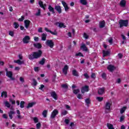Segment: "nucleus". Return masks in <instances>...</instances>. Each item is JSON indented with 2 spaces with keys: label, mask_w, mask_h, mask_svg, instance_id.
<instances>
[{
  "label": "nucleus",
  "mask_w": 129,
  "mask_h": 129,
  "mask_svg": "<svg viewBox=\"0 0 129 129\" xmlns=\"http://www.w3.org/2000/svg\"><path fill=\"white\" fill-rule=\"evenodd\" d=\"M127 108V107L126 106H123L120 109V113L121 114H122L123 113H124V111L126 110V109Z\"/></svg>",
  "instance_id": "22"
},
{
  "label": "nucleus",
  "mask_w": 129,
  "mask_h": 129,
  "mask_svg": "<svg viewBox=\"0 0 129 129\" xmlns=\"http://www.w3.org/2000/svg\"><path fill=\"white\" fill-rule=\"evenodd\" d=\"M24 20H25V16H21V18H19L18 21H19V22H23V21H24Z\"/></svg>",
  "instance_id": "52"
},
{
  "label": "nucleus",
  "mask_w": 129,
  "mask_h": 129,
  "mask_svg": "<svg viewBox=\"0 0 129 129\" xmlns=\"http://www.w3.org/2000/svg\"><path fill=\"white\" fill-rule=\"evenodd\" d=\"M105 27V21L104 20L101 21L99 23V27L102 29V28H104Z\"/></svg>",
  "instance_id": "23"
},
{
  "label": "nucleus",
  "mask_w": 129,
  "mask_h": 129,
  "mask_svg": "<svg viewBox=\"0 0 129 129\" xmlns=\"http://www.w3.org/2000/svg\"><path fill=\"white\" fill-rule=\"evenodd\" d=\"M118 57L119 58V59H121L122 58V57H123V55H122V54L119 53L118 54Z\"/></svg>",
  "instance_id": "58"
},
{
  "label": "nucleus",
  "mask_w": 129,
  "mask_h": 129,
  "mask_svg": "<svg viewBox=\"0 0 129 129\" xmlns=\"http://www.w3.org/2000/svg\"><path fill=\"white\" fill-rule=\"evenodd\" d=\"M46 45L52 48L54 47V42L52 40H47L46 41Z\"/></svg>",
  "instance_id": "4"
},
{
  "label": "nucleus",
  "mask_w": 129,
  "mask_h": 129,
  "mask_svg": "<svg viewBox=\"0 0 129 129\" xmlns=\"http://www.w3.org/2000/svg\"><path fill=\"white\" fill-rule=\"evenodd\" d=\"M80 49H82L83 51H85V52H87V51H88V48L86 47V45L84 43L82 44V45L80 47Z\"/></svg>",
  "instance_id": "16"
},
{
  "label": "nucleus",
  "mask_w": 129,
  "mask_h": 129,
  "mask_svg": "<svg viewBox=\"0 0 129 129\" xmlns=\"http://www.w3.org/2000/svg\"><path fill=\"white\" fill-rule=\"evenodd\" d=\"M81 93L83 94L85 93V92H88L89 91V86L86 85L82 87L81 90Z\"/></svg>",
  "instance_id": "5"
},
{
  "label": "nucleus",
  "mask_w": 129,
  "mask_h": 129,
  "mask_svg": "<svg viewBox=\"0 0 129 129\" xmlns=\"http://www.w3.org/2000/svg\"><path fill=\"white\" fill-rule=\"evenodd\" d=\"M15 113H16L14 111H10L9 112V115L10 119H13V114H15Z\"/></svg>",
  "instance_id": "26"
},
{
  "label": "nucleus",
  "mask_w": 129,
  "mask_h": 129,
  "mask_svg": "<svg viewBox=\"0 0 129 129\" xmlns=\"http://www.w3.org/2000/svg\"><path fill=\"white\" fill-rule=\"evenodd\" d=\"M80 3L84 6H86V5H87V1H86V0H80Z\"/></svg>",
  "instance_id": "35"
},
{
  "label": "nucleus",
  "mask_w": 129,
  "mask_h": 129,
  "mask_svg": "<svg viewBox=\"0 0 129 129\" xmlns=\"http://www.w3.org/2000/svg\"><path fill=\"white\" fill-rule=\"evenodd\" d=\"M102 78H103V79H104V80H106V74H105V73H103L102 74Z\"/></svg>",
  "instance_id": "50"
},
{
  "label": "nucleus",
  "mask_w": 129,
  "mask_h": 129,
  "mask_svg": "<svg viewBox=\"0 0 129 129\" xmlns=\"http://www.w3.org/2000/svg\"><path fill=\"white\" fill-rule=\"evenodd\" d=\"M20 81H21V82H22V83H24V82H25V80L24 79V78H23V77H21L20 78Z\"/></svg>",
  "instance_id": "55"
},
{
  "label": "nucleus",
  "mask_w": 129,
  "mask_h": 129,
  "mask_svg": "<svg viewBox=\"0 0 129 129\" xmlns=\"http://www.w3.org/2000/svg\"><path fill=\"white\" fill-rule=\"evenodd\" d=\"M73 92L74 94H78V93H79V92H80V90H79V89H74L73 91Z\"/></svg>",
  "instance_id": "37"
},
{
  "label": "nucleus",
  "mask_w": 129,
  "mask_h": 129,
  "mask_svg": "<svg viewBox=\"0 0 129 129\" xmlns=\"http://www.w3.org/2000/svg\"><path fill=\"white\" fill-rule=\"evenodd\" d=\"M38 4L39 5V7H40V8H42V9H43V10L46 9V8H45V7L44 6V4H43V2L39 1L38 2Z\"/></svg>",
  "instance_id": "28"
},
{
  "label": "nucleus",
  "mask_w": 129,
  "mask_h": 129,
  "mask_svg": "<svg viewBox=\"0 0 129 129\" xmlns=\"http://www.w3.org/2000/svg\"><path fill=\"white\" fill-rule=\"evenodd\" d=\"M31 24V21L29 20H25L24 21V26L26 29H28L30 27V24Z\"/></svg>",
  "instance_id": "13"
},
{
  "label": "nucleus",
  "mask_w": 129,
  "mask_h": 129,
  "mask_svg": "<svg viewBox=\"0 0 129 129\" xmlns=\"http://www.w3.org/2000/svg\"><path fill=\"white\" fill-rule=\"evenodd\" d=\"M3 118H5V119H8V115L7 114H4L3 115Z\"/></svg>",
  "instance_id": "57"
},
{
  "label": "nucleus",
  "mask_w": 129,
  "mask_h": 129,
  "mask_svg": "<svg viewBox=\"0 0 129 129\" xmlns=\"http://www.w3.org/2000/svg\"><path fill=\"white\" fill-rule=\"evenodd\" d=\"M45 62H46V58H42L39 63V64H40V65H44Z\"/></svg>",
  "instance_id": "30"
},
{
  "label": "nucleus",
  "mask_w": 129,
  "mask_h": 129,
  "mask_svg": "<svg viewBox=\"0 0 129 129\" xmlns=\"http://www.w3.org/2000/svg\"><path fill=\"white\" fill-rule=\"evenodd\" d=\"M46 39H47V34L45 33H43L41 36V40L42 41H46Z\"/></svg>",
  "instance_id": "27"
},
{
  "label": "nucleus",
  "mask_w": 129,
  "mask_h": 129,
  "mask_svg": "<svg viewBox=\"0 0 129 129\" xmlns=\"http://www.w3.org/2000/svg\"><path fill=\"white\" fill-rule=\"evenodd\" d=\"M38 33H43V28L42 27H40L38 30Z\"/></svg>",
  "instance_id": "56"
},
{
  "label": "nucleus",
  "mask_w": 129,
  "mask_h": 129,
  "mask_svg": "<svg viewBox=\"0 0 129 129\" xmlns=\"http://www.w3.org/2000/svg\"><path fill=\"white\" fill-rule=\"evenodd\" d=\"M84 37L85 38V39H88V36L86 34V33H84Z\"/></svg>",
  "instance_id": "64"
},
{
  "label": "nucleus",
  "mask_w": 129,
  "mask_h": 129,
  "mask_svg": "<svg viewBox=\"0 0 129 129\" xmlns=\"http://www.w3.org/2000/svg\"><path fill=\"white\" fill-rule=\"evenodd\" d=\"M20 107H21V108H24V107H25V101H21Z\"/></svg>",
  "instance_id": "38"
},
{
  "label": "nucleus",
  "mask_w": 129,
  "mask_h": 129,
  "mask_svg": "<svg viewBox=\"0 0 129 129\" xmlns=\"http://www.w3.org/2000/svg\"><path fill=\"white\" fill-rule=\"evenodd\" d=\"M119 24L120 25V28L127 27L128 26V20L121 19L119 21Z\"/></svg>",
  "instance_id": "2"
},
{
  "label": "nucleus",
  "mask_w": 129,
  "mask_h": 129,
  "mask_svg": "<svg viewBox=\"0 0 129 129\" xmlns=\"http://www.w3.org/2000/svg\"><path fill=\"white\" fill-rule=\"evenodd\" d=\"M30 40H31V38H30V36L26 35L23 39V42L24 44H28V43L30 42Z\"/></svg>",
  "instance_id": "8"
},
{
  "label": "nucleus",
  "mask_w": 129,
  "mask_h": 129,
  "mask_svg": "<svg viewBox=\"0 0 129 129\" xmlns=\"http://www.w3.org/2000/svg\"><path fill=\"white\" fill-rule=\"evenodd\" d=\"M33 45L34 47L37 48V49H41V48H42V44H41L40 43H34Z\"/></svg>",
  "instance_id": "21"
},
{
  "label": "nucleus",
  "mask_w": 129,
  "mask_h": 129,
  "mask_svg": "<svg viewBox=\"0 0 129 129\" xmlns=\"http://www.w3.org/2000/svg\"><path fill=\"white\" fill-rule=\"evenodd\" d=\"M70 121V120L68 119H65V120H64V122L67 124H68L69 123Z\"/></svg>",
  "instance_id": "60"
},
{
  "label": "nucleus",
  "mask_w": 129,
  "mask_h": 129,
  "mask_svg": "<svg viewBox=\"0 0 129 129\" xmlns=\"http://www.w3.org/2000/svg\"><path fill=\"white\" fill-rule=\"evenodd\" d=\"M41 128V123L38 122V123L36 124V128L39 129Z\"/></svg>",
  "instance_id": "51"
},
{
  "label": "nucleus",
  "mask_w": 129,
  "mask_h": 129,
  "mask_svg": "<svg viewBox=\"0 0 129 129\" xmlns=\"http://www.w3.org/2000/svg\"><path fill=\"white\" fill-rule=\"evenodd\" d=\"M5 65V62L4 61L1 60L0 59V66H4Z\"/></svg>",
  "instance_id": "62"
},
{
  "label": "nucleus",
  "mask_w": 129,
  "mask_h": 129,
  "mask_svg": "<svg viewBox=\"0 0 129 129\" xmlns=\"http://www.w3.org/2000/svg\"><path fill=\"white\" fill-rule=\"evenodd\" d=\"M9 35L11 36V37H14V31H9Z\"/></svg>",
  "instance_id": "53"
},
{
  "label": "nucleus",
  "mask_w": 129,
  "mask_h": 129,
  "mask_svg": "<svg viewBox=\"0 0 129 129\" xmlns=\"http://www.w3.org/2000/svg\"><path fill=\"white\" fill-rule=\"evenodd\" d=\"M61 87L62 88H64V89H68V85L67 84H64L61 85Z\"/></svg>",
  "instance_id": "43"
},
{
  "label": "nucleus",
  "mask_w": 129,
  "mask_h": 129,
  "mask_svg": "<svg viewBox=\"0 0 129 129\" xmlns=\"http://www.w3.org/2000/svg\"><path fill=\"white\" fill-rule=\"evenodd\" d=\"M58 27L59 28H66V26L64 25V23H59Z\"/></svg>",
  "instance_id": "44"
},
{
  "label": "nucleus",
  "mask_w": 129,
  "mask_h": 129,
  "mask_svg": "<svg viewBox=\"0 0 129 129\" xmlns=\"http://www.w3.org/2000/svg\"><path fill=\"white\" fill-rule=\"evenodd\" d=\"M6 76H7V77H8L9 78H10L11 80H15V77H13V72L12 71H9L7 72V73H6Z\"/></svg>",
  "instance_id": "7"
},
{
  "label": "nucleus",
  "mask_w": 129,
  "mask_h": 129,
  "mask_svg": "<svg viewBox=\"0 0 129 129\" xmlns=\"http://www.w3.org/2000/svg\"><path fill=\"white\" fill-rule=\"evenodd\" d=\"M75 56L77 57H78V56L80 57H84V55H83V54H82L81 52L77 53Z\"/></svg>",
  "instance_id": "40"
},
{
  "label": "nucleus",
  "mask_w": 129,
  "mask_h": 129,
  "mask_svg": "<svg viewBox=\"0 0 129 129\" xmlns=\"http://www.w3.org/2000/svg\"><path fill=\"white\" fill-rule=\"evenodd\" d=\"M96 99L99 102H101V101H102V100H103V97H97Z\"/></svg>",
  "instance_id": "39"
},
{
  "label": "nucleus",
  "mask_w": 129,
  "mask_h": 129,
  "mask_svg": "<svg viewBox=\"0 0 129 129\" xmlns=\"http://www.w3.org/2000/svg\"><path fill=\"white\" fill-rule=\"evenodd\" d=\"M44 30L46 31V32L50 33V34L54 35V36H57V35H58V33L56 31H55L54 32H52V31L49 30L47 28H45Z\"/></svg>",
  "instance_id": "12"
},
{
  "label": "nucleus",
  "mask_w": 129,
  "mask_h": 129,
  "mask_svg": "<svg viewBox=\"0 0 129 129\" xmlns=\"http://www.w3.org/2000/svg\"><path fill=\"white\" fill-rule=\"evenodd\" d=\"M7 98L8 97V92L7 91H3L1 93V97H4Z\"/></svg>",
  "instance_id": "25"
},
{
  "label": "nucleus",
  "mask_w": 129,
  "mask_h": 129,
  "mask_svg": "<svg viewBox=\"0 0 129 129\" xmlns=\"http://www.w3.org/2000/svg\"><path fill=\"white\" fill-rule=\"evenodd\" d=\"M44 87H45V86L43 84L40 85V87L39 88V89L40 90H42L43 88H44Z\"/></svg>",
  "instance_id": "61"
},
{
  "label": "nucleus",
  "mask_w": 129,
  "mask_h": 129,
  "mask_svg": "<svg viewBox=\"0 0 129 129\" xmlns=\"http://www.w3.org/2000/svg\"><path fill=\"white\" fill-rule=\"evenodd\" d=\"M91 78H92L93 79H95V78H96V75H95V73H92L91 75Z\"/></svg>",
  "instance_id": "49"
},
{
  "label": "nucleus",
  "mask_w": 129,
  "mask_h": 129,
  "mask_svg": "<svg viewBox=\"0 0 129 129\" xmlns=\"http://www.w3.org/2000/svg\"><path fill=\"white\" fill-rule=\"evenodd\" d=\"M77 98H78L79 99H82V96L81 95V94H79L77 96Z\"/></svg>",
  "instance_id": "59"
},
{
  "label": "nucleus",
  "mask_w": 129,
  "mask_h": 129,
  "mask_svg": "<svg viewBox=\"0 0 129 129\" xmlns=\"http://www.w3.org/2000/svg\"><path fill=\"white\" fill-rule=\"evenodd\" d=\"M107 69L108 70H109L110 72H112L114 69H115V67H114V66L109 64L108 66Z\"/></svg>",
  "instance_id": "17"
},
{
  "label": "nucleus",
  "mask_w": 129,
  "mask_h": 129,
  "mask_svg": "<svg viewBox=\"0 0 129 129\" xmlns=\"http://www.w3.org/2000/svg\"><path fill=\"white\" fill-rule=\"evenodd\" d=\"M48 9L49 10V12L52 13V14H55V9H54V8L52 7L51 5L48 6Z\"/></svg>",
  "instance_id": "20"
},
{
  "label": "nucleus",
  "mask_w": 129,
  "mask_h": 129,
  "mask_svg": "<svg viewBox=\"0 0 129 129\" xmlns=\"http://www.w3.org/2000/svg\"><path fill=\"white\" fill-rule=\"evenodd\" d=\"M14 25L15 26H14L15 29H18V28H19V27H20V25H19L18 22H14Z\"/></svg>",
  "instance_id": "41"
},
{
  "label": "nucleus",
  "mask_w": 129,
  "mask_h": 129,
  "mask_svg": "<svg viewBox=\"0 0 129 129\" xmlns=\"http://www.w3.org/2000/svg\"><path fill=\"white\" fill-rule=\"evenodd\" d=\"M104 91H105V88L103 87L102 88H100L98 90V94L99 95H102V94L104 93Z\"/></svg>",
  "instance_id": "15"
},
{
  "label": "nucleus",
  "mask_w": 129,
  "mask_h": 129,
  "mask_svg": "<svg viewBox=\"0 0 129 129\" xmlns=\"http://www.w3.org/2000/svg\"><path fill=\"white\" fill-rule=\"evenodd\" d=\"M9 101L10 102L12 103V104H16V101L15 100H13L12 99H10Z\"/></svg>",
  "instance_id": "54"
},
{
  "label": "nucleus",
  "mask_w": 129,
  "mask_h": 129,
  "mask_svg": "<svg viewBox=\"0 0 129 129\" xmlns=\"http://www.w3.org/2000/svg\"><path fill=\"white\" fill-rule=\"evenodd\" d=\"M14 63H17L19 65H22V64H24L25 62L24 60H21L20 59H18L16 60H14Z\"/></svg>",
  "instance_id": "24"
},
{
  "label": "nucleus",
  "mask_w": 129,
  "mask_h": 129,
  "mask_svg": "<svg viewBox=\"0 0 129 129\" xmlns=\"http://www.w3.org/2000/svg\"><path fill=\"white\" fill-rule=\"evenodd\" d=\"M5 106H7V107H8V108H10V107H11V104H10L9 102L6 101L5 102Z\"/></svg>",
  "instance_id": "47"
},
{
  "label": "nucleus",
  "mask_w": 129,
  "mask_h": 129,
  "mask_svg": "<svg viewBox=\"0 0 129 129\" xmlns=\"http://www.w3.org/2000/svg\"><path fill=\"white\" fill-rule=\"evenodd\" d=\"M83 76H84L85 78H86V79H88L89 78H90V76H89V75H88V74L86 73L84 74Z\"/></svg>",
  "instance_id": "46"
},
{
  "label": "nucleus",
  "mask_w": 129,
  "mask_h": 129,
  "mask_svg": "<svg viewBox=\"0 0 129 129\" xmlns=\"http://www.w3.org/2000/svg\"><path fill=\"white\" fill-rule=\"evenodd\" d=\"M34 40L35 42H38L39 41V37H34Z\"/></svg>",
  "instance_id": "63"
},
{
  "label": "nucleus",
  "mask_w": 129,
  "mask_h": 129,
  "mask_svg": "<svg viewBox=\"0 0 129 129\" xmlns=\"http://www.w3.org/2000/svg\"><path fill=\"white\" fill-rule=\"evenodd\" d=\"M33 120H34L35 123H37L39 122V119H38V118L37 117H34L33 118Z\"/></svg>",
  "instance_id": "48"
},
{
  "label": "nucleus",
  "mask_w": 129,
  "mask_h": 129,
  "mask_svg": "<svg viewBox=\"0 0 129 129\" xmlns=\"http://www.w3.org/2000/svg\"><path fill=\"white\" fill-rule=\"evenodd\" d=\"M126 5V2L125 1V0H121L120 2V7H121L122 8H124Z\"/></svg>",
  "instance_id": "18"
},
{
  "label": "nucleus",
  "mask_w": 129,
  "mask_h": 129,
  "mask_svg": "<svg viewBox=\"0 0 129 129\" xmlns=\"http://www.w3.org/2000/svg\"><path fill=\"white\" fill-rule=\"evenodd\" d=\"M50 95L54 100H58V95H57L56 92L55 91L51 92L50 93Z\"/></svg>",
  "instance_id": "9"
},
{
  "label": "nucleus",
  "mask_w": 129,
  "mask_h": 129,
  "mask_svg": "<svg viewBox=\"0 0 129 129\" xmlns=\"http://www.w3.org/2000/svg\"><path fill=\"white\" fill-rule=\"evenodd\" d=\"M110 54V51L107 50H103V57H106V56H109Z\"/></svg>",
  "instance_id": "19"
},
{
  "label": "nucleus",
  "mask_w": 129,
  "mask_h": 129,
  "mask_svg": "<svg viewBox=\"0 0 129 129\" xmlns=\"http://www.w3.org/2000/svg\"><path fill=\"white\" fill-rule=\"evenodd\" d=\"M73 75L74 76H76V77H78V76H79V75H78V72H77L76 70H73Z\"/></svg>",
  "instance_id": "29"
},
{
  "label": "nucleus",
  "mask_w": 129,
  "mask_h": 129,
  "mask_svg": "<svg viewBox=\"0 0 129 129\" xmlns=\"http://www.w3.org/2000/svg\"><path fill=\"white\" fill-rule=\"evenodd\" d=\"M33 81V84L34 86H37V84H38V82H37V81L35 79H32Z\"/></svg>",
  "instance_id": "42"
},
{
  "label": "nucleus",
  "mask_w": 129,
  "mask_h": 129,
  "mask_svg": "<svg viewBox=\"0 0 129 129\" xmlns=\"http://www.w3.org/2000/svg\"><path fill=\"white\" fill-rule=\"evenodd\" d=\"M42 54H43V52L42 50H38V51L33 52L32 54H29L28 55V58L29 60H34V59H38L42 57Z\"/></svg>",
  "instance_id": "1"
},
{
  "label": "nucleus",
  "mask_w": 129,
  "mask_h": 129,
  "mask_svg": "<svg viewBox=\"0 0 129 129\" xmlns=\"http://www.w3.org/2000/svg\"><path fill=\"white\" fill-rule=\"evenodd\" d=\"M48 113V111L47 110H44L42 112V115L43 117H47V114Z\"/></svg>",
  "instance_id": "32"
},
{
  "label": "nucleus",
  "mask_w": 129,
  "mask_h": 129,
  "mask_svg": "<svg viewBox=\"0 0 129 129\" xmlns=\"http://www.w3.org/2000/svg\"><path fill=\"white\" fill-rule=\"evenodd\" d=\"M61 114L62 116L64 115H66V114H68V111H67L66 110H64L61 111Z\"/></svg>",
  "instance_id": "36"
},
{
  "label": "nucleus",
  "mask_w": 129,
  "mask_h": 129,
  "mask_svg": "<svg viewBox=\"0 0 129 129\" xmlns=\"http://www.w3.org/2000/svg\"><path fill=\"white\" fill-rule=\"evenodd\" d=\"M68 69H69L68 66L65 65L62 69V73H63V74H64V75H67Z\"/></svg>",
  "instance_id": "14"
},
{
  "label": "nucleus",
  "mask_w": 129,
  "mask_h": 129,
  "mask_svg": "<svg viewBox=\"0 0 129 129\" xmlns=\"http://www.w3.org/2000/svg\"><path fill=\"white\" fill-rule=\"evenodd\" d=\"M34 104H35V103L34 102L29 103L28 105L26 107V108H30L31 107H33Z\"/></svg>",
  "instance_id": "31"
},
{
  "label": "nucleus",
  "mask_w": 129,
  "mask_h": 129,
  "mask_svg": "<svg viewBox=\"0 0 129 129\" xmlns=\"http://www.w3.org/2000/svg\"><path fill=\"white\" fill-rule=\"evenodd\" d=\"M59 114V111H58V110L57 109H54L52 111V112H51V114L50 116V118H55V117H56V115H57V114Z\"/></svg>",
  "instance_id": "6"
},
{
  "label": "nucleus",
  "mask_w": 129,
  "mask_h": 129,
  "mask_svg": "<svg viewBox=\"0 0 129 129\" xmlns=\"http://www.w3.org/2000/svg\"><path fill=\"white\" fill-rule=\"evenodd\" d=\"M54 9L58 14H61L62 13V8H61V6H55Z\"/></svg>",
  "instance_id": "11"
},
{
  "label": "nucleus",
  "mask_w": 129,
  "mask_h": 129,
  "mask_svg": "<svg viewBox=\"0 0 129 129\" xmlns=\"http://www.w3.org/2000/svg\"><path fill=\"white\" fill-rule=\"evenodd\" d=\"M125 118V116L124 115H121L120 117V122H121L124 120V119Z\"/></svg>",
  "instance_id": "45"
},
{
  "label": "nucleus",
  "mask_w": 129,
  "mask_h": 129,
  "mask_svg": "<svg viewBox=\"0 0 129 129\" xmlns=\"http://www.w3.org/2000/svg\"><path fill=\"white\" fill-rule=\"evenodd\" d=\"M61 3L63 6V7L64 8V11L65 12L68 11L69 10V7H68V5H67V3L65 2L64 1H61Z\"/></svg>",
  "instance_id": "10"
},
{
  "label": "nucleus",
  "mask_w": 129,
  "mask_h": 129,
  "mask_svg": "<svg viewBox=\"0 0 129 129\" xmlns=\"http://www.w3.org/2000/svg\"><path fill=\"white\" fill-rule=\"evenodd\" d=\"M107 126L108 129H114V128L113 127V125H112V124L107 123Z\"/></svg>",
  "instance_id": "33"
},
{
  "label": "nucleus",
  "mask_w": 129,
  "mask_h": 129,
  "mask_svg": "<svg viewBox=\"0 0 129 129\" xmlns=\"http://www.w3.org/2000/svg\"><path fill=\"white\" fill-rule=\"evenodd\" d=\"M85 102H86V105H87L88 106H89V105L90 104V99L89 98H87V99L85 100Z\"/></svg>",
  "instance_id": "34"
},
{
  "label": "nucleus",
  "mask_w": 129,
  "mask_h": 129,
  "mask_svg": "<svg viewBox=\"0 0 129 129\" xmlns=\"http://www.w3.org/2000/svg\"><path fill=\"white\" fill-rule=\"evenodd\" d=\"M111 105H112V102L111 101L106 102L105 105V109L106 110H110V106Z\"/></svg>",
  "instance_id": "3"
}]
</instances>
